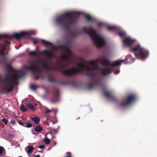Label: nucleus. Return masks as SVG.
<instances>
[{
	"label": "nucleus",
	"instance_id": "1",
	"mask_svg": "<svg viewBox=\"0 0 157 157\" xmlns=\"http://www.w3.org/2000/svg\"><path fill=\"white\" fill-rule=\"evenodd\" d=\"M71 44L70 41L67 42L63 45H61L56 48L55 54L57 51H61L60 59L67 62L66 64L59 65L55 63V71H61L65 75H75L78 72L83 71L87 72V74L90 77H93L97 74L101 73L104 75L110 74L112 70L107 67L108 66L112 67L120 66L124 60L110 61L105 56H99L96 60H91L85 64L80 63H77V68L73 67L70 69L63 70L65 67H68L71 63V60L73 57L72 52L70 50Z\"/></svg>",
	"mask_w": 157,
	"mask_h": 157
},
{
	"label": "nucleus",
	"instance_id": "2",
	"mask_svg": "<svg viewBox=\"0 0 157 157\" xmlns=\"http://www.w3.org/2000/svg\"><path fill=\"white\" fill-rule=\"evenodd\" d=\"M84 13L76 10H71L64 12L62 14L56 16L53 19V23L56 26L62 27L64 29L68 31V33L71 37L77 36L79 35L86 33L90 38L92 42L98 48L104 46L106 44L105 38L103 35L97 33V29L90 26L88 29L84 27L79 30H75L72 32L70 28L76 25L78 22L77 17L72 14Z\"/></svg>",
	"mask_w": 157,
	"mask_h": 157
},
{
	"label": "nucleus",
	"instance_id": "3",
	"mask_svg": "<svg viewBox=\"0 0 157 157\" xmlns=\"http://www.w3.org/2000/svg\"><path fill=\"white\" fill-rule=\"evenodd\" d=\"M7 73L6 76L3 78L4 82V90L9 92L13 90V85L14 81L23 76L25 73L21 70L14 69L10 65L6 66Z\"/></svg>",
	"mask_w": 157,
	"mask_h": 157
},
{
	"label": "nucleus",
	"instance_id": "4",
	"mask_svg": "<svg viewBox=\"0 0 157 157\" xmlns=\"http://www.w3.org/2000/svg\"><path fill=\"white\" fill-rule=\"evenodd\" d=\"M136 41L135 39L129 36L124 40L123 42L125 46L131 47L134 44L135 45L133 48H130V52H133L138 59L144 60L148 56L149 52L147 49L141 46L139 43H135Z\"/></svg>",
	"mask_w": 157,
	"mask_h": 157
},
{
	"label": "nucleus",
	"instance_id": "5",
	"mask_svg": "<svg viewBox=\"0 0 157 157\" xmlns=\"http://www.w3.org/2000/svg\"><path fill=\"white\" fill-rule=\"evenodd\" d=\"M137 96L135 93H131L128 95L126 99H122L120 104L119 106L124 108L129 106L136 100Z\"/></svg>",
	"mask_w": 157,
	"mask_h": 157
},
{
	"label": "nucleus",
	"instance_id": "6",
	"mask_svg": "<svg viewBox=\"0 0 157 157\" xmlns=\"http://www.w3.org/2000/svg\"><path fill=\"white\" fill-rule=\"evenodd\" d=\"M36 31L35 30L21 31L18 33H14L12 35L13 37L19 40L21 37H29L32 35H35Z\"/></svg>",
	"mask_w": 157,
	"mask_h": 157
},
{
	"label": "nucleus",
	"instance_id": "7",
	"mask_svg": "<svg viewBox=\"0 0 157 157\" xmlns=\"http://www.w3.org/2000/svg\"><path fill=\"white\" fill-rule=\"evenodd\" d=\"M100 84V82L99 80L95 78L93 79L89 82L86 88L88 90L94 89L98 86Z\"/></svg>",
	"mask_w": 157,
	"mask_h": 157
},
{
	"label": "nucleus",
	"instance_id": "8",
	"mask_svg": "<svg viewBox=\"0 0 157 157\" xmlns=\"http://www.w3.org/2000/svg\"><path fill=\"white\" fill-rule=\"evenodd\" d=\"M125 60L127 62L124 63V64H131L135 61V58H132L131 54H128L126 56Z\"/></svg>",
	"mask_w": 157,
	"mask_h": 157
},
{
	"label": "nucleus",
	"instance_id": "9",
	"mask_svg": "<svg viewBox=\"0 0 157 157\" xmlns=\"http://www.w3.org/2000/svg\"><path fill=\"white\" fill-rule=\"evenodd\" d=\"M59 94L58 93L55 94L53 95V98L50 100V102L53 103H55L59 101Z\"/></svg>",
	"mask_w": 157,
	"mask_h": 157
},
{
	"label": "nucleus",
	"instance_id": "10",
	"mask_svg": "<svg viewBox=\"0 0 157 157\" xmlns=\"http://www.w3.org/2000/svg\"><path fill=\"white\" fill-rule=\"evenodd\" d=\"M105 95L108 99H111L113 101H116L115 99L112 96L113 94V92L112 91H105Z\"/></svg>",
	"mask_w": 157,
	"mask_h": 157
},
{
	"label": "nucleus",
	"instance_id": "11",
	"mask_svg": "<svg viewBox=\"0 0 157 157\" xmlns=\"http://www.w3.org/2000/svg\"><path fill=\"white\" fill-rule=\"evenodd\" d=\"M107 27V28L109 31H112L115 29H117L118 28H119L121 29V27L118 26H117L114 25H110L108 24H106Z\"/></svg>",
	"mask_w": 157,
	"mask_h": 157
},
{
	"label": "nucleus",
	"instance_id": "12",
	"mask_svg": "<svg viewBox=\"0 0 157 157\" xmlns=\"http://www.w3.org/2000/svg\"><path fill=\"white\" fill-rule=\"evenodd\" d=\"M6 49V46L3 44H0V55L3 56H5V53L4 52Z\"/></svg>",
	"mask_w": 157,
	"mask_h": 157
},
{
	"label": "nucleus",
	"instance_id": "13",
	"mask_svg": "<svg viewBox=\"0 0 157 157\" xmlns=\"http://www.w3.org/2000/svg\"><path fill=\"white\" fill-rule=\"evenodd\" d=\"M41 41L42 43L47 47H52L53 46V44L52 43L46 41L44 40H41Z\"/></svg>",
	"mask_w": 157,
	"mask_h": 157
},
{
	"label": "nucleus",
	"instance_id": "14",
	"mask_svg": "<svg viewBox=\"0 0 157 157\" xmlns=\"http://www.w3.org/2000/svg\"><path fill=\"white\" fill-rule=\"evenodd\" d=\"M118 31H120L121 32L119 33V35L121 37H122L123 36L126 34V32L124 30H123L121 28V29L119 28H118L117 29Z\"/></svg>",
	"mask_w": 157,
	"mask_h": 157
},
{
	"label": "nucleus",
	"instance_id": "15",
	"mask_svg": "<svg viewBox=\"0 0 157 157\" xmlns=\"http://www.w3.org/2000/svg\"><path fill=\"white\" fill-rule=\"evenodd\" d=\"M85 19L86 20L88 21H94L95 19L94 18H93L87 14H85Z\"/></svg>",
	"mask_w": 157,
	"mask_h": 157
},
{
	"label": "nucleus",
	"instance_id": "16",
	"mask_svg": "<svg viewBox=\"0 0 157 157\" xmlns=\"http://www.w3.org/2000/svg\"><path fill=\"white\" fill-rule=\"evenodd\" d=\"M31 119L35 124L39 123L40 121V118L37 117H32Z\"/></svg>",
	"mask_w": 157,
	"mask_h": 157
},
{
	"label": "nucleus",
	"instance_id": "17",
	"mask_svg": "<svg viewBox=\"0 0 157 157\" xmlns=\"http://www.w3.org/2000/svg\"><path fill=\"white\" fill-rule=\"evenodd\" d=\"M29 55L32 56H38V54L37 53V52L35 51H31L29 53Z\"/></svg>",
	"mask_w": 157,
	"mask_h": 157
},
{
	"label": "nucleus",
	"instance_id": "18",
	"mask_svg": "<svg viewBox=\"0 0 157 157\" xmlns=\"http://www.w3.org/2000/svg\"><path fill=\"white\" fill-rule=\"evenodd\" d=\"M43 128L42 127L39 126H36L35 128L34 129V130L35 132H40L43 130Z\"/></svg>",
	"mask_w": 157,
	"mask_h": 157
},
{
	"label": "nucleus",
	"instance_id": "19",
	"mask_svg": "<svg viewBox=\"0 0 157 157\" xmlns=\"http://www.w3.org/2000/svg\"><path fill=\"white\" fill-rule=\"evenodd\" d=\"M27 148H28V150L27 151V152L28 153H31L34 149L33 147L31 146H29L27 147Z\"/></svg>",
	"mask_w": 157,
	"mask_h": 157
},
{
	"label": "nucleus",
	"instance_id": "20",
	"mask_svg": "<svg viewBox=\"0 0 157 157\" xmlns=\"http://www.w3.org/2000/svg\"><path fill=\"white\" fill-rule=\"evenodd\" d=\"M20 108L21 110L23 112H26L27 111V109L22 104H21L20 106Z\"/></svg>",
	"mask_w": 157,
	"mask_h": 157
},
{
	"label": "nucleus",
	"instance_id": "21",
	"mask_svg": "<svg viewBox=\"0 0 157 157\" xmlns=\"http://www.w3.org/2000/svg\"><path fill=\"white\" fill-rule=\"evenodd\" d=\"M43 141L46 144H50V140L47 137L44 139Z\"/></svg>",
	"mask_w": 157,
	"mask_h": 157
},
{
	"label": "nucleus",
	"instance_id": "22",
	"mask_svg": "<svg viewBox=\"0 0 157 157\" xmlns=\"http://www.w3.org/2000/svg\"><path fill=\"white\" fill-rule=\"evenodd\" d=\"M27 107L31 110H34V107L33 105L30 104H28L26 105Z\"/></svg>",
	"mask_w": 157,
	"mask_h": 157
},
{
	"label": "nucleus",
	"instance_id": "23",
	"mask_svg": "<svg viewBox=\"0 0 157 157\" xmlns=\"http://www.w3.org/2000/svg\"><path fill=\"white\" fill-rule=\"evenodd\" d=\"M30 88L33 91H36L37 87L36 85H31L30 86Z\"/></svg>",
	"mask_w": 157,
	"mask_h": 157
},
{
	"label": "nucleus",
	"instance_id": "24",
	"mask_svg": "<svg viewBox=\"0 0 157 157\" xmlns=\"http://www.w3.org/2000/svg\"><path fill=\"white\" fill-rule=\"evenodd\" d=\"M32 127V125L30 123H26L25 124V127L27 128H31Z\"/></svg>",
	"mask_w": 157,
	"mask_h": 157
},
{
	"label": "nucleus",
	"instance_id": "25",
	"mask_svg": "<svg viewBox=\"0 0 157 157\" xmlns=\"http://www.w3.org/2000/svg\"><path fill=\"white\" fill-rule=\"evenodd\" d=\"M2 121L6 124H7L8 120L5 118H3L2 120Z\"/></svg>",
	"mask_w": 157,
	"mask_h": 157
},
{
	"label": "nucleus",
	"instance_id": "26",
	"mask_svg": "<svg viewBox=\"0 0 157 157\" xmlns=\"http://www.w3.org/2000/svg\"><path fill=\"white\" fill-rule=\"evenodd\" d=\"M46 111L45 112V113H48L49 112H52L53 111V109H51V110H50V109H48L47 108H46Z\"/></svg>",
	"mask_w": 157,
	"mask_h": 157
},
{
	"label": "nucleus",
	"instance_id": "27",
	"mask_svg": "<svg viewBox=\"0 0 157 157\" xmlns=\"http://www.w3.org/2000/svg\"><path fill=\"white\" fill-rule=\"evenodd\" d=\"M38 42V41L37 39H34L33 40V43L34 44H36Z\"/></svg>",
	"mask_w": 157,
	"mask_h": 157
},
{
	"label": "nucleus",
	"instance_id": "28",
	"mask_svg": "<svg viewBox=\"0 0 157 157\" xmlns=\"http://www.w3.org/2000/svg\"><path fill=\"white\" fill-rule=\"evenodd\" d=\"M18 124L22 126H24V127H25V123H23L20 122H18Z\"/></svg>",
	"mask_w": 157,
	"mask_h": 157
},
{
	"label": "nucleus",
	"instance_id": "29",
	"mask_svg": "<svg viewBox=\"0 0 157 157\" xmlns=\"http://www.w3.org/2000/svg\"><path fill=\"white\" fill-rule=\"evenodd\" d=\"M4 149V148L1 146H0V155L2 153L3 150Z\"/></svg>",
	"mask_w": 157,
	"mask_h": 157
},
{
	"label": "nucleus",
	"instance_id": "30",
	"mask_svg": "<svg viewBox=\"0 0 157 157\" xmlns=\"http://www.w3.org/2000/svg\"><path fill=\"white\" fill-rule=\"evenodd\" d=\"M105 24V23H104L101 22H99L98 23V24H99V27H101V26L103 25H104Z\"/></svg>",
	"mask_w": 157,
	"mask_h": 157
},
{
	"label": "nucleus",
	"instance_id": "31",
	"mask_svg": "<svg viewBox=\"0 0 157 157\" xmlns=\"http://www.w3.org/2000/svg\"><path fill=\"white\" fill-rule=\"evenodd\" d=\"M10 122L11 124H15V121L14 119H11Z\"/></svg>",
	"mask_w": 157,
	"mask_h": 157
},
{
	"label": "nucleus",
	"instance_id": "32",
	"mask_svg": "<svg viewBox=\"0 0 157 157\" xmlns=\"http://www.w3.org/2000/svg\"><path fill=\"white\" fill-rule=\"evenodd\" d=\"M45 147L44 145H40L38 147L40 149H43Z\"/></svg>",
	"mask_w": 157,
	"mask_h": 157
},
{
	"label": "nucleus",
	"instance_id": "33",
	"mask_svg": "<svg viewBox=\"0 0 157 157\" xmlns=\"http://www.w3.org/2000/svg\"><path fill=\"white\" fill-rule=\"evenodd\" d=\"M8 136L11 139H12L13 137V135L11 134H9L8 135Z\"/></svg>",
	"mask_w": 157,
	"mask_h": 157
},
{
	"label": "nucleus",
	"instance_id": "34",
	"mask_svg": "<svg viewBox=\"0 0 157 157\" xmlns=\"http://www.w3.org/2000/svg\"><path fill=\"white\" fill-rule=\"evenodd\" d=\"M55 131V132L56 133H57L58 132V129H53Z\"/></svg>",
	"mask_w": 157,
	"mask_h": 157
},
{
	"label": "nucleus",
	"instance_id": "35",
	"mask_svg": "<svg viewBox=\"0 0 157 157\" xmlns=\"http://www.w3.org/2000/svg\"><path fill=\"white\" fill-rule=\"evenodd\" d=\"M5 36V34H2L0 35V38L1 37H4Z\"/></svg>",
	"mask_w": 157,
	"mask_h": 157
},
{
	"label": "nucleus",
	"instance_id": "36",
	"mask_svg": "<svg viewBox=\"0 0 157 157\" xmlns=\"http://www.w3.org/2000/svg\"><path fill=\"white\" fill-rule=\"evenodd\" d=\"M58 121H56V122H54V121H52V123L53 124H55L56 123V122H57Z\"/></svg>",
	"mask_w": 157,
	"mask_h": 157
},
{
	"label": "nucleus",
	"instance_id": "37",
	"mask_svg": "<svg viewBox=\"0 0 157 157\" xmlns=\"http://www.w3.org/2000/svg\"><path fill=\"white\" fill-rule=\"evenodd\" d=\"M32 134H34V135H35V133H34V130H32Z\"/></svg>",
	"mask_w": 157,
	"mask_h": 157
},
{
	"label": "nucleus",
	"instance_id": "38",
	"mask_svg": "<svg viewBox=\"0 0 157 157\" xmlns=\"http://www.w3.org/2000/svg\"><path fill=\"white\" fill-rule=\"evenodd\" d=\"M66 157H71V156L69 155H66Z\"/></svg>",
	"mask_w": 157,
	"mask_h": 157
},
{
	"label": "nucleus",
	"instance_id": "39",
	"mask_svg": "<svg viewBox=\"0 0 157 157\" xmlns=\"http://www.w3.org/2000/svg\"><path fill=\"white\" fill-rule=\"evenodd\" d=\"M35 157H40V155H36L35 156Z\"/></svg>",
	"mask_w": 157,
	"mask_h": 157
},
{
	"label": "nucleus",
	"instance_id": "40",
	"mask_svg": "<svg viewBox=\"0 0 157 157\" xmlns=\"http://www.w3.org/2000/svg\"><path fill=\"white\" fill-rule=\"evenodd\" d=\"M120 72V71L119 70V71L118 72V73H116L115 74L116 75H117V74H118L119 72Z\"/></svg>",
	"mask_w": 157,
	"mask_h": 157
},
{
	"label": "nucleus",
	"instance_id": "41",
	"mask_svg": "<svg viewBox=\"0 0 157 157\" xmlns=\"http://www.w3.org/2000/svg\"><path fill=\"white\" fill-rule=\"evenodd\" d=\"M54 144L55 145H56L57 143L56 142H54Z\"/></svg>",
	"mask_w": 157,
	"mask_h": 157
},
{
	"label": "nucleus",
	"instance_id": "42",
	"mask_svg": "<svg viewBox=\"0 0 157 157\" xmlns=\"http://www.w3.org/2000/svg\"><path fill=\"white\" fill-rule=\"evenodd\" d=\"M59 126H58V128L57 129H58H58H59Z\"/></svg>",
	"mask_w": 157,
	"mask_h": 157
},
{
	"label": "nucleus",
	"instance_id": "43",
	"mask_svg": "<svg viewBox=\"0 0 157 157\" xmlns=\"http://www.w3.org/2000/svg\"><path fill=\"white\" fill-rule=\"evenodd\" d=\"M24 53H21L20 55H24Z\"/></svg>",
	"mask_w": 157,
	"mask_h": 157
},
{
	"label": "nucleus",
	"instance_id": "44",
	"mask_svg": "<svg viewBox=\"0 0 157 157\" xmlns=\"http://www.w3.org/2000/svg\"><path fill=\"white\" fill-rule=\"evenodd\" d=\"M29 50V48H27V49H26V50L27 51Z\"/></svg>",
	"mask_w": 157,
	"mask_h": 157
}]
</instances>
